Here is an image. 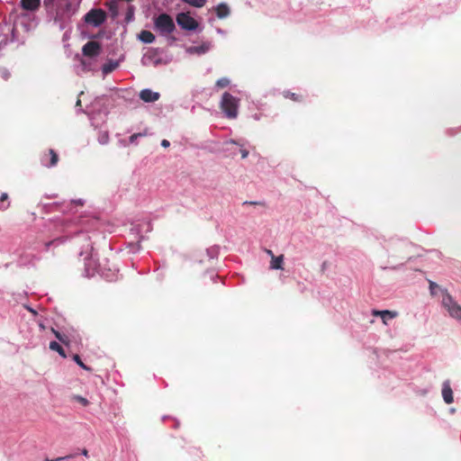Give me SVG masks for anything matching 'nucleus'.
I'll return each instance as SVG.
<instances>
[{
	"label": "nucleus",
	"instance_id": "nucleus-1",
	"mask_svg": "<svg viewBox=\"0 0 461 461\" xmlns=\"http://www.w3.org/2000/svg\"><path fill=\"white\" fill-rule=\"evenodd\" d=\"M240 99L229 92L223 93L220 107L224 116L228 119H235L238 116Z\"/></svg>",
	"mask_w": 461,
	"mask_h": 461
},
{
	"label": "nucleus",
	"instance_id": "nucleus-2",
	"mask_svg": "<svg viewBox=\"0 0 461 461\" xmlns=\"http://www.w3.org/2000/svg\"><path fill=\"white\" fill-rule=\"evenodd\" d=\"M154 26L162 36H167L176 30L173 18L166 13L160 14L155 18Z\"/></svg>",
	"mask_w": 461,
	"mask_h": 461
},
{
	"label": "nucleus",
	"instance_id": "nucleus-3",
	"mask_svg": "<svg viewBox=\"0 0 461 461\" xmlns=\"http://www.w3.org/2000/svg\"><path fill=\"white\" fill-rule=\"evenodd\" d=\"M169 62V59H163L160 56L159 49H151L147 51L141 59V63L143 66H154L158 67L159 65H167Z\"/></svg>",
	"mask_w": 461,
	"mask_h": 461
},
{
	"label": "nucleus",
	"instance_id": "nucleus-4",
	"mask_svg": "<svg viewBox=\"0 0 461 461\" xmlns=\"http://www.w3.org/2000/svg\"><path fill=\"white\" fill-rule=\"evenodd\" d=\"M442 305L452 318L461 321V306L447 292L443 294Z\"/></svg>",
	"mask_w": 461,
	"mask_h": 461
},
{
	"label": "nucleus",
	"instance_id": "nucleus-5",
	"mask_svg": "<svg viewBox=\"0 0 461 461\" xmlns=\"http://www.w3.org/2000/svg\"><path fill=\"white\" fill-rule=\"evenodd\" d=\"M84 20L94 27H99L105 22L106 14L100 8L92 9L85 15Z\"/></svg>",
	"mask_w": 461,
	"mask_h": 461
},
{
	"label": "nucleus",
	"instance_id": "nucleus-6",
	"mask_svg": "<svg viewBox=\"0 0 461 461\" xmlns=\"http://www.w3.org/2000/svg\"><path fill=\"white\" fill-rule=\"evenodd\" d=\"M176 23L185 31L194 32L198 28V23L188 13H179L176 15Z\"/></svg>",
	"mask_w": 461,
	"mask_h": 461
},
{
	"label": "nucleus",
	"instance_id": "nucleus-7",
	"mask_svg": "<svg viewBox=\"0 0 461 461\" xmlns=\"http://www.w3.org/2000/svg\"><path fill=\"white\" fill-rule=\"evenodd\" d=\"M38 250H39L38 245L34 246L32 248H29L28 250L27 249L23 250L18 255L19 258L17 260V264L19 266H23V267L33 264L34 261L39 259V258L37 257V254L35 253V251H38Z\"/></svg>",
	"mask_w": 461,
	"mask_h": 461
},
{
	"label": "nucleus",
	"instance_id": "nucleus-8",
	"mask_svg": "<svg viewBox=\"0 0 461 461\" xmlns=\"http://www.w3.org/2000/svg\"><path fill=\"white\" fill-rule=\"evenodd\" d=\"M102 51L101 43L95 41H87L82 48V53L85 57L96 59Z\"/></svg>",
	"mask_w": 461,
	"mask_h": 461
},
{
	"label": "nucleus",
	"instance_id": "nucleus-9",
	"mask_svg": "<svg viewBox=\"0 0 461 461\" xmlns=\"http://www.w3.org/2000/svg\"><path fill=\"white\" fill-rule=\"evenodd\" d=\"M246 144H247V142L244 140H227V141L224 142V144H223L224 145L223 150L224 151H230L231 155H236L237 151L236 150H232V149L230 147L238 146V147H240V152L241 154V158H246L249 156V150L244 148L246 146Z\"/></svg>",
	"mask_w": 461,
	"mask_h": 461
},
{
	"label": "nucleus",
	"instance_id": "nucleus-10",
	"mask_svg": "<svg viewBox=\"0 0 461 461\" xmlns=\"http://www.w3.org/2000/svg\"><path fill=\"white\" fill-rule=\"evenodd\" d=\"M55 337L64 345L69 346L72 341H77L79 335L74 330H67L66 331L60 332L55 329H51Z\"/></svg>",
	"mask_w": 461,
	"mask_h": 461
},
{
	"label": "nucleus",
	"instance_id": "nucleus-11",
	"mask_svg": "<svg viewBox=\"0 0 461 461\" xmlns=\"http://www.w3.org/2000/svg\"><path fill=\"white\" fill-rule=\"evenodd\" d=\"M77 11V5H73L72 3L68 2L66 4L65 10L58 11L55 23L63 22L66 19H70L72 15H74Z\"/></svg>",
	"mask_w": 461,
	"mask_h": 461
},
{
	"label": "nucleus",
	"instance_id": "nucleus-12",
	"mask_svg": "<svg viewBox=\"0 0 461 461\" xmlns=\"http://www.w3.org/2000/svg\"><path fill=\"white\" fill-rule=\"evenodd\" d=\"M59 161V155L53 150L50 149L47 154H44L41 158V163L46 167H52L57 165Z\"/></svg>",
	"mask_w": 461,
	"mask_h": 461
},
{
	"label": "nucleus",
	"instance_id": "nucleus-13",
	"mask_svg": "<svg viewBox=\"0 0 461 461\" xmlns=\"http://www.w3.org/2000/svg\"><path fill=\"white\" fill-rule=\"evenodd\" d=\"M159 93L149 88H144L140 92V98L145 103H154L159 99Z\"/></svg>",
	"mask_w": 461,
	"mask_h": 461
},
{
	"label": "nucleus",
	"instance_id": "nucleus-14",
	"mask_svg": "<svg viewBox=\"0 0 461 461\" xmlns=\"http://www.w3.org/2000/svg\"><path fill=\"white\" fill-rule=\"evenodd\" d=\"M441 393L443 400L447 404H450L454 402L453 391L450 386L449 380H446L443 382Z\"/></svg>",
	"mask_w": 461,
	"mask_h": 461
},
{
	"label": "nucleus",
	"instance_id": "nucleus-15",
	"mask_svg": "<svg viewBox=\"0 0 461 461\" xmlns=\"http://www.w3.org/2000/svg\"><path fill=\"white\" fill-rule=\"evenodd\" d=\"M212 49V43L207 41L203 42L199 46H194L189 48L188 51L190 53H196L198 55H203L208 52Z\"/></svg>",
	"mask_w": 461,
	"mask_h": 461
},
{
	"label": "nucleus",
	"instance_id": "nucleus-16",
	"mask_svg": "<svg viewBox=\"0 0 461 461\" xmlns=\"http://www.w3.org/2000/svg\"><path fill=\"white\" fill-rule=\"evenodd\" d=\"M41 5V0H21V6L26 11H36Z\"/></svg>",
	"mask_w": 461,
	"mask_h": 461
},
{
	"label": "nucleus",
	"instance_id": "nucleus-17",
	"mask_svg": "<svg viewBox=\"0 0 461 461\" xmlns=\"http://www.w3.org/2000/svg\"><path fill=\"white\" fill-rule=\"evenodd\" d=\"M216 15L220 19L228 17L230 14L229 6L225 3H221L215 7Z\"/></svg>",
	"mask_w": 461,
	"mask_h": 461
},
{
	"label": "nucleus",
	"instance_id": "nucleus-18",
	"mask_svg": "<svg viewBox=\"0 0 461 461\" xmlns=\"http://www.w3.org/2000/svg\"><path fill=\"white\" fill-rule=\"evenodd\" d=\"M138 39L143 43H152L155 41V35L149 31L143 30L139 33Z\"/></svg>",
	"mask_w": 461,
	"mask_h": 461
},
{
	"label": "nucleus",
	"instance_id": "nucleus-19",
	"mask_svg": "<svg viewBox=\"0 0 461 461\" xmlns=\"http://www.w3.org/2000/svg\"><path fill=\"white\" fill-rule=\"evenodd\" d=\"M119 62L117 60L109 59L102 67V71L104 75L112 73L117 67Z\"/></svg>",
	"mask_w": 461,
	"mask_h": 461
},
{
	"label": "nucleus",
	"instance_id": "nucleus-20",
	"mask_svg": "<svg viewBox=\"0 0 461 461\" xmlns=\"http://www.w3.org/2000/svg\"><path fill=\"white\" fill-rule=\"evenodd\" d=\"M85 259L86 260L85 263V275L87 277L93 276L95 272V264L91 258H86Z\"/></svg>",
	"mask_w": 461,
	"mask_h": 461
},
{
	"label": "nucleus",
	"instance_id": "nucleus-21",
	"mask_svg": "<svg viewBox=\"0 0 461 461\" xmlns=\"http://www.w3.org/2000/svg\"><path fill=\"white\" fill-rule=\"evenodd\" d=\"M374 314L380 315L384 323H386V321L388 320H392L396 316V312H391L388 310L375 311V312H374Z\"/></svg>",
	"mask_w": 461,
	"mask_h": 461
},
{
	"label": "nucleus",
	"instance_id": "nucleus-22",
	"mask_svg": "<svg viewBox=\"0 0 461 461\" xmlns=\"http://www.w3.org/2000/svg\"><path fill=\"white\" fill-rule=\"evenodd\" d=\"M283 263H284V256L280 255L278 257H273L271 262H270V268L271 269H283Z\"/></svg>",
	"mask_w": 461,
	"mask_h": 461
},
{
	"label": "nucleus",
	"instance_id": "nucleus-23",
	"mask_svg": "<svg viewBox=\"0 0 461 461\" xmlns=\"http://www.w3.org/2000/svg\"><path fill=\"white\" fill-rule=\"evenodd\" d=\"M50 348L51 350H54L59 354V356L66 357V353L63 348L60 346V344L57 341H50Z\"/></svg>",
	"mask_w": 461,
	"mask_h": 461
},
{
	"label": "nucleus",
	"instance_id": "nucleus-24",
	"mask_svg": "<svg viewBox=\"0 0 461 461\" xmlns=\"http://www.w3.org/2000/svg\"><path fill=\"white\" fill-rule=\"evenodd\" d=\"M220 252V247L219 246H212L206 249V254L210 259L216 258Z\"/></svg>",
	"mask_w": 461,
	"mask_h": 461
},
{
	"label": "nucleus",
	"instance_id": "nucleus-25",
	"mask_svg": "<svg viewBox=\"0 0 461 461\" xmlns=\"http://www.w3.org/2000/svg\"><path fill=\"white\" fill-rule=\"evenodd\" d=\"M193 7L201 8L205 5L206 0H181Z\"/></svg>",
	"mask_w": 461,
	"mask_h": 461
},
{
	"label": "nucleus",
	"instance_id": "nucleus-26",
	"mask_svg": "<svg viewBox=\"0 0 461 461\" xmlns=\"http://www.w3.org/2000/svg\"><path fill=\"white\" fill-rule=\"evenodd\" d=\"M134 6L133 5H128L127 12L125 14V22L127 23L132 22L134 20Z\"/></svg>",
	"mask_w": 461,
	"mask_h": 461
},
{
	"label": "nucleus",
	"instance_id": "nucleus-27",
	"mask_svg": "<svg viewBox=\"0 0 461 461\" xmlns=\"http://www.w3.org/2000/svg\"><path fill=\"white\" fill-rule=\"evenodd\" d=\"M109 134L107 131H103V132H100L99 133V136H98V142L101 144V145H105L109 142Z\"/></svg>",
	"mask_w": 461,
	"mask_h": 461
},
{
	"label": "nucleus",
	"instance_id": "nucleus-28",
	"mask_svg": "<svg viewBox=\"0 0 461 461\" xmlns=\"http://www.w3.org/2000/svg\"><path fill=\"white\" fill-rule=\"evenodd\" d=\"M230 80L228 77H221L216 81V86L219 88L226 87L230 85Z\"/></svg>",
	"mask_w": 461,
	"mask_h": 461
},
{
	"label": "nucleus",
	"instance_id": "nucleus-29",
	"mask_svg": "<svg viewBox=\"0 0 461 461\" xmlns=\"http://www.w3.org/2000/svg\"><path fill=\"white\" fill-rule=\"evenodd\" d=\"M8 200V194L7 193H2L0 196V208L5 209L9 206V203L7 202L6 204L4 203Z\"/></svg>",
	"mask_w": 461,
	"mask_h": 461
},
{
	"label": "nucleus",
	"instance_id": "nucleus-30",
	"mask_svg": "<svg viewBox=\"0 0 461 461\" xmlns=\"http://www.w3.org/2000/svg\"><path fill=\"white\" fill-rule=\"evenodd\" d=\"M73 359L83 369L90 370V368L82 362V360H81V358H80V357L78 355H74L73 356Z\"/></svg>",
	"mask_w": 461,
	"mask_h": 461
},
{
	"label": "nucleus",
	"instance_id": "nucleus-31",
	"mask_svg": "<svg viewBox=\"0 0 461 461\" xmlns=\"http://www.w3.org/2000/svg\"><path fill=\"white\" fill-rule=\"evenodd\" d=\"M76 456H77V454H71V455H68L65 456L57 457L54 459L46 458L45 461H62V460L74 458Z\"/></svg>",
	"mask_w": 461,
	"mask_h": 461
},
{
	"label": "nucleus",
	"instance_id": "nucleus-32",
	"mask_svg": "<svg viewBox=\"0 0 461 461\" xmlns=\"http://www.w3.org/2000/svg\"><path fill=\"white\" fill-rule=\"evenodd\" d=\"M74 399L77 402H78L79 403H81L83 406H87L89 404V401L86 398L83 397V396L75 395Z\"/></svg>",
	"mask_w": 461,
	"mask_h": 461
},
{
	"label": "nucleus",
	"instance_id": "nucleus-33",
	"mask_svg": "<svg viewBox=\"0 0 461 461\" xmlns=\"http://www.w3.org/2000/svg\"><path fill=\"white\" fill-rule=\"evenodd\" d=\"M60 243H62V240L60 239H56V240H50L49 242H45L44 243V249L46 250H48L50 246H52L54 244H60Z\"/></svg>",
	"mask_w": 461,
	"mask_h": 461
},
{
	"label": "nucleus",
	"instance_id": "nucleus-34",
	"mask_svg": "<svg viewBox=\"0 0 461 461\" xmlns=\"http://www.w3.org/2000/svg\"><path fill=\"white\" fill-rule=\"evenodd\" d=\"M142 136H144V134H143V133H134V134H132V135L130 137V139H129L130 143H131V144L136 143V141H137L138 138L142 137Z\"/></svg>",
	"mask_w": 461,
	"mask_h": 461
},
{
	"label": "nucleus",
	"instance_id": "nucleus-35",
	"mask_svg": "<svg viewBox=\"0 0 461 461\" xmlns=\"http://www.w3.org/2000/svg\"><path fill=\"white\" fill-rule=\"evenodd\" d=\"M264 202L260 201H245L243 202L242 205H264Z\"/></svg>",
	"mask_w": 461,
	"mask_h": 461
},
{
	"label": "nucleus",
	"instance_id": "nucleus-36",
	"mask_svg": "<svg viewBox=\"0 0 461 461\" xmlns=\"http://www.w3.org/2000/svg\"><path fill=\"white\" fill-rule=\"evenodd\" d=\"M55 1H56V0H43L44 6H45L47 9L53 8V7H54Z\"/></svg>",
	"mask_w": 461,
	"mask_h": 461
},
{
	"label": "nucleus",
	"instance_id": "nucleus-37",
	"mask_svg": "<svg viewBox=\"0 0 461 461\" xmlns=\"http://www.w3.org/2000/svg\"><path fill=\"white\" fill-rule=\"evenodd\" d=\"M438 285L436 283H434L432 281L429 282V291H430L431 294H435L436 289H438Z\"/></svg>",
	"mask_w": 461,
	"mask_h": 461
},
{
	"label": "nucleus",
	"instance_id": "nucleus-38",
	"mask_svg": "<svg viewBox=\"0 0 461 461\" xmlns=\"http://www.w3.org/2000/svg\"><path fill=\"white\" fill-rule=\"evenodd\" d=\"M106 97H107V96H106V95H100V96L95 97V101H94V103H93V105L101 104V103H102V101H103L104 99H105Z\"/></svg>",
	"mask_w": 461,
	"mask_h": 461
},
{
	"label": "nucleus",
	"instance_id": "nucleus-39",
	"mask_svg": "<svg viewBox=\"0 0 461 461\" xmlns=\"http://www.w3.org/2000/svg\"><path fill=\"white\" fill-rule=\"evenodd\" d=\"M109 10L110 12L113 14V16L117 15V10H116V7L113 6V5H110L109 7Z\"/></svg>",
	"mask_w": 461,
	"mask_h": 461
},
{
	"label": "nucleus",
	"instance_id": "nucleus-40",
	"mask_svg": "<svg viewBox=\"0 0 461 461\" xmlns=\"http://www.w3.org/2000/svg\"><path fill=\"white\" fill-rule=\"evenodd\" d=\"M161 146H162L163 148H168V147L170 146V142H169V140H162V141H161Z\"/></svg>",
	"mask_w": 461,
	"mask_h": 461
},
{
	"label": "nucleus",
	"instance_id": "nucleus-41",
	"mask_svg": "<svg viewBox=\"0 0 461 461\" xmlns=\"http://www.w3.org/2000/svg\"><path fill=\"white\" fill-rule=\"evenodd\" d=\"M285 96H290L294 101L298 100L297 95L294 93H287V95H285Z\"/></svg>",
	"mask_w": 461,
	"mask_h": 461
},
{
	"label": "nucleus",
	"instance_id": "nucleus-42",
	"mask_svg": "<svg viewBox=\"0 0 461 461\" xmlns=\"http://www.w3.org/2000/svg\"><path fill=\"white\" fill-rule=\"evenodd\" d=\"M81 64L85 69H89L90 64H87L86 61L81 60Z\"/></svg>",
	"mask_w": 461,
	"mask_h": 461
},
{
	"label": "nucleus",
	"instance_id": "nucleus-43",
	"mask_svg": "<svg viewBox=\"0 0 461 461\" xmlns=\"http://www.w3.org/2000/svg\"><path fill=\"white\" fill-rule=\"evenodd\" d=\"M9 77H10V73H9L7 70H5V71L3 72V77H4L5 79H8V78H9Z\"/></svg>",
	"mask_w": 461,
	"mask_h": 461
},
{
	"label": "nucleus",
	"instance_id": "nucleus-44",
	"mask_svg": "<svg viewBox=\"0 0 461 461\" xmlns=\"http://www.w3.org/2000/svg\"><path fill=\"white\" fill-rule=\"evenodd\" d=\"M144 225L147 227V231H150L151 230V224H150V222H146V223H144Z\"/></svg>",
	"mask_w": 461,
	"mask_h": 461
},
{
	"label": "nucleus",
	"instance_id": "nucleus-45",
	"mask_svg": "<svg viewBox=\"0 0 461 461\" xmlns=\"http://www.w3.org/2000/svg\"><path fill=\"white\" fill-rule=\"evenodd\" d=\"M81 454H82L83 456H88V451H87L86 448H84V449L81 451Z\"/></svg>",
	"mask_w": 461,
	"mask_h": 461
},
{
	"label": "nucleus",
	"instance_id": "nucleus-46",
	"mask_svg": "<svg viewBox=\"0 0 461 461\" xmlns=\"http://www.w3.org/2000/svg\"><path fill=\"white\" fill-rule=\"evenodd\" d=\"M75 203H76L77 204L83 205L84 201H83L82 199H78V200L75 201Z\"/></svg>",
	"mask_w": 461,
	"mask_h": 461
},
{
	"label": "nucleus",
	"instance_id": "nucleus-47",
	"mask_svg": "<svg viewBox=\"0 0 461 461\" xmlns=\"http://www.w3.org/2000/svg\"><path fill=\"white\" fill-rule=\"evenodd\" d=\"M140 225H138L137 227H134L131 229V230L136 231L139 233Z\"/></svg>",
	"mask_w": 461,
	"mask_h": 461
},
{
	"label": "nucleus",
	"instance_id": "nucleus-48",
	"mask_svg": "<svg viewBox=\"0 0 461 461\" xmlns=\"http://www.w3.org/2000/svg\"><path fill=\"white\" fill-rule=\"evenodd\" d=\"M76 107L79 109L81 107V101L79 99L77 101Z\"/></svg>",
	"mask_w": 461,
	"mask_h": 461
},
{
	"label": "nucleus",
	"instance_id": "nucleus-49",
	"mask_svg": "<svg viewBox=\"0 0 461 461\" xmlns=\"http://www.w3.org/2000/svg\"><path fill=\"white\" fill-rule=\"evenodd\" d=\"M216 32H217L218 33H220V34H224V31H223V30H221V29H220V28H218V29L216 30Z\"/></svg>",
	"mask_w": 461,
	"mask_h": 461
},
{
	"label": "nucleus",
	"instance_id": "nucleus-50",
	"mask_svg": "<svg viewBox=\"0 0 461 461\" xmlns=\"http://www.w3.org/2000/svg\"><path fill=\"white\" fill-rule=\"evenodd\" d=\"M267 254L270 255L272 258L274 257L272 250H267Z\"/></svg>",
	"mask_w": 461,
	"mask_h": 461
},
{
	"label": "nucleus",
	"instance_id": "nucleus-51",
	"mask_svg": "<svg viewBox=\"0 0 461 461\" xmlns=\"http://www.w3.org/2000/svg\"><path fill=\"white\" fill-rule=\"evenodd\" d=\"M179 426V422L178 421H176L175 423V428H177Z\"/></svg>",
	"mask_w": 461,
	"mask_h": 461
},
{
	"label": "nucleus",
	"instance_id": "nucleus-52",
	"mask_svg": "<svg viewBox=\"0 0 461 461\" xmlns=\"http://www.w3.org/2000/svg\"><path fill=\"white\" fill-rule=\"evenodd\" d=\"M59 27H60V29H64L65 28V26L61 23H59Z\"/></svg>",
	"mask_w": 461,
	"mask_h": 461
},
{
	"label": "nucleus",
	"instance_id": "nucleus-53",
	"mask_svg": "<svg viewBox=\"0 0 461 461\" xmlns=\"http://www.w3.org/2000/svg\"><path fill=\"white\" fill-rule=\"evenodd\" d=\"M27 309H28L30 312H34L32 308H30V307H27Z\"/></svg>",
	"mask_w": 461,
	"mask_h": 461
},
{
	"label": "nucleus",
	"instance_id": "nucleus-54",
	"mask_svg": "<svg viewBox=\"0 0 461 461\" xmlns=\"http://www.w3.org/2000/svg\"><path fill=\"white\" fill-rule=\"evenodd\" d=\"M136 246H137V249H140V245L138 243Z\"/></svg>",
	"mask_w": 461,
	"mask_h": 461
}]
</instances>
